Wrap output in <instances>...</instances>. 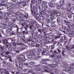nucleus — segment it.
<instances>
[{
	"label": "nucleus",
	"mask_w": 74,
	"mask_h": 74,
	"mask_svg": "<svg viewBox=\"0 0 74 74\" xmlns=\"http://www.w3.org/2000/svg\"><path fill=\"white\" fill-rule=\"evenodd\" d=\"M49 14L50 16H54L55 14H56L57 16H59L60 15V13L59 12V11L58 10H54L53 12L52 13L51 12H49Z\"/></svg>",
	"instance_id": "obj_1"
},
{
	"label": "nucleus",
	"mask_w": 74,
	"mask_h": 74,
	"mask_svg": "<svg viewBox=\"0 0 74 74\" xmlns=\"http://www.w3.org/2000/svg\"><path fill=\"white\" fill-rule=\"evenodd\" d=\"M29 22L26 21L24 23L25 25H26V27H28L29 25L30 24V25H31L32 24H34L36 23V21L35 20H32L30 19L29 20Z\"/></svg>",
	"instance_id": "obj_2"
},
{
	"label": "nucleus",
	"mask_w": 74,
	"mask_h": 74,
	"mask_svg": "<svg viewBox=\"0 0 74 74\" xmlns=\"http://www.w3.org/2000/svg\"><path fill=\"white\" fill-rule=\"evenodd\" d=\"M18 59L20 63H23V61H25V56L23 55H21L19 56L18 57Z\"/></svg>",
	"instance_id": "obj_3"
},
{
	"label": "nucleus",
	"mask_w": 74,
	"mask_h": 74,
	"mask_svg": "<svg viewBox=\"0 0 74 74\" xmlns=\"http://www.w3.org/2000/svg\"><path fill=\"white\" fill-rule=\"evenodd\" d=\"M31 11L32 12V14H33L35 16L36 15V18L38 20V19H39V17H40V14H36V12H34V13H33V10H32V9L31 10Z\"/></svg>",
	"instance_id": "obj_4"
},
{
	"label": "nucleus",
	"mask_w": 74,
	"mask_h": 74,
	"mask_svg": "<svg viewBox=\"0 0 74 74\" xmlns=\"http://www.w3.org/2000/svg\"><path fill=\"white\" fill-rule=\"evenodd\" d=\"M29 29L33 31H34V30H36V28L35 27H33V24H32L31 25H30Z\"/></svg>",
	"instance_id": "obj_5"
},
{
	"label": "nucleus",
	"mask_w": 74,
	"mask_h": 74,
	"mask_svg": "<svg viewBox=\"0 0 74 74\" xmlns=\"http://www.w3.org/2000/svg\"><path fill=\"white\" fill-rule=\"evenodd\" d=\"M64 22L65 23H67L66 24V25L67 26H68V28H70V26H71V25H70V22L69 21H66V20H64Z\"/></svg>",
	"instance_id": "obj_6"
},
{
	"label": "nucleus",
	"mask_w": 74,
	"mask_h": 74,
	"mask_svg": "<svg viewBox=\"0 0 74 74\" xmlns=\"http://www.w3.org/2000/svg\"><path fill=\"white\" fill-rule=\"evenodd\" d=\"M66 48L68 49V50H69V51H71V49H74V46H72L71 48H70V46H66Z\"/></svg>",
	"instance_id": "obj_7"
},
{
	"label": "nucleus",
	"mask_w": 74,
	"mask_h": 74,
	"mask_svg": "<svg viewBox=\"0 0 74 74\" xmlns=\"http://www.w3.org/2000/svg\"><path fill=\"white\" fill-rule=\"evenodd\" d=\"M8 32H10V30H12V27H11V26H8Z\"/></svg>",
	"instance_id": "obj_8"
},
{
	"label": "nucleus",
	"mask_w": 74,
	"mask_h": 74,
	"mask_svg": "<svg viewBox=\"0 0 74 74\" xmlns=\"http://www.w3.org/2000/svg\"><path fill=\"white\" fill-rule=\"evenodd\" d=\"M19 19H21V20L22 22H25V20L24 19H24V17H23V16H20L19 17Z\"/></svg>",
	"instance_id": "obj_9"
},
{
	"label": "nucleus",
	"mask_w": 74,
	"mask_h": 74,
	"mask_svg": "<svg viewBox=\"0 0 74 74\" xmlns=\"http://www.w3.org/2000/svg\"><path fill=\"white\" fill-rule=\"evenodd\" d=\"M54 22H51V23L52 24H51V26L52 27H55L56 26V25L54 23H54Z\"/></svg>",
	"instance_id": "obj_10"
},
{
	"label": "nucleus",
	"mask_w": 74,
	"mask_h": 74,
	"mask_svg": "<svg viewBox=\"0 0 74 74\" xmlns=\"http://www.w3.org/2000/svg\"><path fill=\"white\" fill-rule=\"evenodd\" d=\"M49 7H53V4H52V3L49 2Z\"/></svg>",
	"instance_id": "obj_11"
},
{
	"label": "nucleus",
	"mask_w": 74,
	"mask_h": 74,
	"mask_svg": "<svg viewBox=\"0 0 74 74\" xmlns=\"http://www.w3.org/2000/svg\"><path fill=\"white\" fill-rule=\"evenodd\" d=\"M23 36H24V34L22 33H20L19 34V36L21 37H23Z\"/></svg>",
	"instance_id": "obj_12"
},
{
	"label": "nucleus",
	"mask_w": 74,
	"mask_h": 74,
	"mask_svg": "<svg viewBox=\"0 0 74 74\" xmlns=\"http://www.w3.org/2000/svg\"><path fill=\"white\" fill-rule=\"evenodd\" d=\"M64 0H61L60 1V3L61 5H63L64 4Z\"/></svg>",
	"instance_id": "obj_13"
},
{
	"label": "nucleus",
	"mask_w": 74,
	"mask_h": 74,
	"mask_svg": "<svg viewBox=\"0 0 74 74\" xmlns=\"http://www.w3.org/2000/svg\"><path fill=\"white\" fill-rule=\"evenodd\" d=\"M42 68L43 69H48V67L46 66H42Z\"/></svg>",
	"instance_id": "obj_14"
},
{
	"label": "nucleus",
	"mask_w": 74,
	"mask_h": 74,
	"mask_svg": "<svg viewBox=\"0 0 74 74\" xmlns=\"http://www.w3.org/2000/svg\"><path fill=\"white\" fill-rule=\"evenodd\" d=\"M41 20H44L45 19V17L43 16H41L40 17Z\"/></svg>",
	"instance_id": "obj_15"
},
{
	"label": "nucleus",
	"mask_w": 74,
	"mask_h": 74,
	"mask_svg": "<svg viewBox=\"0 0 74 74\" xmlns=\"http://www.w3.org/2000/svg\"><path fill=\"white\" fill-rule=\"evenodd\" d=\"M49 66L50 67H56V65H52L51 64H49Z\"/></svg>",
	"instance_id": "obj_16"
},
{
	"label": "nucleus",
	"mask_w": 74,
	"mask_h": 74,
	"mask_svg": "<svg viewBox=\"0 0 74 74\" xmlns=\"http://www.w3.org/2000/svg\"><path fill=\"white\" fill-rule=\"evenodd\" d=\"M48 60H49L47 59H44L42 60V61L43 62H46V61H48Z\"/></svg>",
	"instance_id": "obj_17"
},
{
	"label": "nucleus",
	"mask_w": 74,
	"mask_h": 74,
	"mask_svg": "<svg viewBox=\"0 0 74 74\" xmlns=\"http://www.w3.org/2000/svg\"><path fill=\"white\" fill-rule=\"evenodd\" d=\"M0 6H4V7H5L6 6H7V5L2 3H0Z\"/></svg>",
	"instance_id": "obj_18"
},
{
	"label": "nucleus",
	"mask_w": 74,
	"mask_h": 74,
	"mask_svg": "<svg viewBox=\"0 0 74 74\" xmlns=\"http://www.w3.org/2000/svg\"><path fill=\"white\" fill-rule=\"evenodd\" d=\"M39 12L40 14H44V12L42 10H40Z\"/></svg>",
	"instance_id": "obj_19"
},
{
	"label": "nucleus",
	"mask_w": 74,
	"mask_h": 74,
	"mask_svg": "<svg viewBox=\"0 0 74 74\" xmlns=\"http://www.w3.org/2000/svg\"><path fill=\"white\" fill-rule=\"evenodd\" d=\"M4 19L5 20H8V18L7 17V16H4Z\"/></svg>",
	"instance_id": "obj_20"
},
{
	"label": "nucleus",
	"mask_w": 74,
	"mask_h": 74,
	"mask_svg": "<svg viewBox=\"0 0 74 74\" xmlns=\"http://www.w3.org/2000/svg\"><path fill=\"white\" fill-rule=\"evenodd\" d=\"M42 10L43 11H45V12H47V10H46V9H45V8L44 7H43L42 8Z\"/></svg>",
	"instance_id": "obj_21"
},
{
	"label": "nucleus",
	"mask_w": 74,
	"mask_h": 74,
	"mask_svg": "<svg viewBox=\"0 0 74 74\" xmlns=\"http://www.w3.org/2000/svg\"><path fill=\"white\" fill-rule=\"evenodd\" d=\"M13 26L14 27H17L18 28L17 29V32H18V30H19V29H18V26L15 25H14Z\"/></svg>",
	"instance_id": "obj_22"
},
{
	"label": "nucleus",
	"mask_w": 74,
	"mask_h": 74,
	"mask_svg": "<svg viewBox=\"0 0 74 74\" xmlns=\"http://www.w3.org/2000/svg\"><path fill=\"white\" fill-rule=\"evenodd\" d=\"M62 6V5H58L57 7V9H60V8H61V7Z\"/></svg>",
	"instance_id": "obj_23"
},
{
	"label": "nucleus",
	"mask_w": 74,
	"mask_h": 74,
	"mask_svg": "<svg viewBox=\"0 0 74 74\" xmlns=\"http://www.w3.org/2000/svg\"><path fill=\"white\" fill-rule=\"evenodd\" d=\"M28 59H30V58H32V56L29 55L28 56Z\"/></svg>",
	"instance_id": "obj_24"
},
{
	"label": "nucleus",
	"mask_w": 74,
	"mask_h": 74,
	"mask_svg": "<svg viewBox=\"0 0 74 74\" xmlns=\"http://www.w3.org/2000/svg\"><path fill=\"white\" fill-rule=\"evenodd\" d=\"M10 7H15V5L13 4L10 6Z\"/></svg>",
	"instance_id": "obj_25"
},
{
	"label": "nucleus",
	"mask_w": 74,
	"mask_h": 74,
	"mask_svg": "<svg viewBox=\"0 0 74 74\" xmlns=\"http://www.w3.org/2000/svg\"><path fill=\"white\" fill-rule=\"evenodd\" d=\"M23 34H28V32H25V31H24L23 32Z\"/></svg>",
	"instance_id": "obj_26"
},
{
	"label": "nucleus",
	"mask_w": 74,
	"mask_h": 74,
	"mask_svg": "<svg viewBox=\"0 0 74 74\" xmlns=\"http://www.w3.org/2000/svg\"><path fill=\"white\" fill-rule=\"evenodd\" d=\"M7 10L8 12H12V10L9 9V8H8Z\"/></svg>",
	"instance_id": "obj_27"
},
{
	"label": "nucleus",
	"mask_w": 74,
	"mask_h": 74,
	"mask_svg": "<svg viewBox=\"0 0 74 74\" xmlns=\"http://www.w3.org/2000/svg\"><path fill=\"white\" fill-rule=\"evenodd\" d=\"M64 51H63L62 52V54L64 56H66V55L65 54H64Z\"/></svg>",
	"instance_id": "obj_28"
},
{
	"label": "nucleus",
	"mask_w": 74,
	"mask_h": 74,
	"mask_svg": "<svg viewBox=\"0 0 74 74\" xmlns=\"http://www.w3.org/2000/svg\"><path fill=\"white\" fill-rule=\"evenodd\" d=\"M60 21V18L59 17H58L57 19V22H59Z\"/></svg>",
	"instance_id": "obj_29"
},
{
	"label": "nucleus",
	"mask_w": 74,
	"mask_h": 74,
	"mask_svg": "<svg viewBox=\"0 0 74 74\" xmlns=\"http://www.w3.org/2000/svg\"><path fill=\"white\" fill-rule=\"evenodd\" d=\"M17 70L18 71H19V70H22V68H21V67L18 68L17 69Z\"/></svg>",
	"instance_id": "obj_30"
},
{
	"label": "nucleus",
	"mask_w": 74,
	"mask_h": 74,
	"mask_svg": "<svg viewBox=\"0 0 74 74\" xmlns=\"http://www.w3.org/2000/svg\"><path fill=\"white\" fill-rule=\"evenodd\" d=\"M71 11V9L70 8H68L67 9V11L68 12H70Z\"/></svg>",
	"instance_id": "obj_31"
},
{
	"label": "nucleus",
	"mask_w": 74,
	"mask_h": 74,
	"mask_svg": "<svg viewBox=\"0 0 74 74\" xmlns=\"http://www.w3.org/2000/svg\"><path fill=\"white\" fill-rule=\"evenodd\" d=\"M34 0H32V1H31V3H32V4H35V1Z\"/></svg>",
	"instance_id": "obj_32"
},
{
	"label": "nucleus",
	"mask_w": 74,
	"mask_h": 74,
	"mask_svg": "<svg viewBox=\"0 0 74 74\" xmlns=\"http://www.w3.org/2000/svg\"><path fill=\"white\" fill-rule=\"evenodd\" d=\"M14 34L15 33L13 32H12L10 33V35H11V36L14 35Z\"/></svg>",
	"instance_id": "obj_33"
},
{
	"label": "nucleus",
	"mask_w": 74,
	"mask_h": 74,
	"mask_svg": "<svg viewBox=\"0 0 74 74\" xmlns=\"http://www.w3.org/2000/svg\"><path fill=\"white\" fill-rule=\"evenodd\" d=\"M37 51L38 52H40V51H41V49H37Z\"/></svg>",
	"instance_id": "obj_34"
},
{
	"label": "nucleus",
	"mask_w": 74,
	"mask_h": 74,
	"mask_svg": "<svg viewBox=\"0 0 74 74\" xmlns=\"http://www.w3.org/2000/svg\"><path fill=\"white\" fill-rule=\"evenodd\" d=\"M19 62V63L20 64H19V67H22V63H20V62Z\"/></svg>",
	"instance_id": "obj_35"
},
{
	"label": "nucleus",
	"mask_w": 74,
	"mask_h": 74,
	"mask_svg": "<svg viewBox=\"0 0 74 74\" xmlns=\"http://www.w3.org/2000/svg\"><path fill=\"white\" fill-rule=\"evenodd\" d=\"M47 23H49L50 22V20L49 19H47L46 20Z\"/></svg>",
	"instance_id": "obj_36"
},
{
	"label": "nucleus",
	"mask_w": 74,
	"mask_h": 74,
	"mask_svg": "<svg viewBox=\"0 0 74 74\" xmlns=\"http://www.w3.org/2000/svg\"><path fill=\"white\" fill-rule=\"evenodd\" d=\"M33 71L32 69L29 70V71L28 72V73H33Z\"/></svg>",
	"instance_id": "obj_37"
},
{
	"label": "nucleus",
	"mask_w": 74,
	"mask_h": 74,
	"mask_svg": "<svg viewBox=\"0 0 74 74\" xmlns=\"http://www.w3.org/2000/svg\"><path fill=\"white\" fill-rule=\"evenodd\" d=\"M60 38V36H56L55 37V39H56L57 38Z\"/></svg>",
	"instance_id": "obj_38"
},
{
	"label": "nucleus",
	"mask_w": 74,
	"mask_h": 74,
	"mask_svg": "<svg viewBox=\"0 0 74 74\" xmlns=\"http://www.w3.org/2000/svg\"><path fill=\"white\" fill-rule=\"evenodd\" d=\"M33 51L30 53V54L32 55H35V53H33Z\"/></svg>",
	"instance_id": "obj_39"
},
{
	"label": "nucleus",
	"mask_w": 74,
	"mask_h": 74,
	"mask_svg": "<svg viewBox=\"0 0 74 74\" xmlns=\"http://www.w3.org/2000/svg\"><path fill=\"white\" fill-rule=\"evenodd\" d=\"M30 64H31V65H33L34 64V62H30Z\"/></svg>",
	"instance_id": "obj_40"
},
{
	"label": "nucleus",
	"mask_w": 74,
	"mask_h": 74,
	"mask_svg": "<svg viewBox=\"0 0 74 74\" xmlns=\"http://www.w3.org/2000/svg\"><path fill=\"white\" fill-rule=\"evenodd\" d=\"M24 17H25V18H28V15L26 14V15H25L24 16Z\"/></svg>",
	"instance_id": "obj_41"
},
{
	"label": "nucleus",
	"mask_w": 74,
	"mask_h": 74,
	"mask_svg": "<svg viewBox=\"0 0 74 74\" xmlns=\"http://www.w3.org/2000/svg\"><path fill=\"white\" fill-rule=\"evenodd\" d=\"M3 70L0 69V73H1V74H3Z\"/></svg>",
	"instance_id": "obj_42"
},
{
	"label": "nucleus",
	"mask_w": 74,
	"mask_h": 74,
	"mask_svg": "<svg viewBox=\"0 0 74 74\" xmlns=\"http://www.w3.org/2000/svg\"><path fill=\"white\" fill-rule=\"evenodd\" d=\"M57 57L58 58V59H60V58H61V56L60 55H58L57 56Z\"/></svg>",
	"instance_id": "obj_43"
},
{
	"label": "nucleus",
	"mask_w": 74,
	"mask_h": 74,
	"mask_svg": "<svg viewBox=\"0 0 74 74\" xmlns=\"http://www.w3.org/2000/svg\"><path fill=\"white\" fill-rule=\"evenodd\" d=\"M35 70L36 71H38V70H40V69L39 68H37Z\"/></svg>",
	"instance_id": "obj_44"
},
{
	"label": "nucleus",
	"mask_w": 74,
	"mask_h": 74,
	"mask_svg": "<svg viewBox=\"0 0 74 74\" xmlns=\"http://www.w3.org/2000/svg\"><path fill=\"white\" fill-rule=\"evenodd\" d=\"M4 16H8V14H7V13H4Z\"/></svg>",
	"instance_id": "obj_45"
},
{
	"label": "nucleus",
	"mask_w": 74,
	"mask_h": 74,
	"mask_svg": "<svg viewBox=\"0 0 74 74\" xmlns=\"http://www.w3.org/2000/svg\"><path fill=\"white\" fill-rule=\"evenodd\" d=\"M45 36H42V37H41V38H42V39H43V40H44V39L45 38Z\"/></svg>",
	"instance_id": "obj_46"
},
{
	"label": "nucleus",
	"mask_w": 74,
	"mask_h": 74,
	"mask_svg": "<svg viewBox=\"0 0 74 74\" xmlns=\"http://www.w3.org/2000/svg\"><path fill=\"white\" fill-rule=\"evenodd\" d=\"M50 19L51 21H53V18L52 17H51L50 18Z\"/></svg>",
	"instance_id": "obj_47"
},
{
	"label": "nucleus",
	"mask_w": 74,
	"mask_h": 74,
	"mask_svg": "<svg viewBox=\"0 0 74 74\" xmlns=\"http://www.w3.org/2000/svg\"><path fill=\"white\" fill-rule=\"evenodd\" d=\"M66 70V71H70V70L69 68H66L65 69Z\"/></svg>",
	"instance_id": "obj_48"
},
{
	"label": "nucleus",
	"mask_w": 74,
	"mask_h": 74,
	"mask_svg": "<svg viewBox=\"0 0 74 74\" xmlns=\"http://www.w3.org/2000/svg\"><path fill=\"white\" fill-rule=\"evenodd\" d=\"M45 5H46V4H43L41 5L42 7H45Z\"/></svg>",
	"instance_id": "obj_49"
},
{
	"label": "nucleus",
	"mask_w": 74,
	"mask_h": 74,
	"mask_svg": "<svg viewBox=\"0 0 74 74\" xmlns=\"http://www.w3.org/2000/svg\"><path fill=\"white\" fill-rule=\"evenodd\" d=\"M6 41H7V40H6V39H4L3 40V43L4 44H5V42H6Z\"/></svg>",
	"instance_id": "obj_50"
},
{
	"label": "nucleus",
	"mask_w": 74,
	"mask_h": 74,
	"mask_svg": "<svg viewBox=\"0 0 74 74\" xmlns=\"http://www.w3.org/2000/svg\"><path fill=\"white\" fill-rule=\"evenodd\" d=\"M46 16L47 18H49V15L48 14H46Z\"/></svg>",
	"instance_id": "obj_51"
},
{
	"label": "nucleus",
	"mask_w": 74,
	"mask_h": 74,
	"mask_svg": "<svg viewBox=\"0 0 74 74\" xmlns=\"http://www.w3.org/2000/svg\"><path fill=\"white\" fill-rule=\"evenodd\" d=\"M40 58V56H38V57H35L34 59H38V58Z\"/></svg>",
	"instance_id": "obj_52"
},
{
	"label": "nucleus",
	"mask_w": 74,
	"mask_h": 74,
	"mask_svg": "<svg viewBox=\"0 0 74 74\" xmlns=\"http://www.w3.org/2000/svg\"><path fill=\"white\" fill-rule=\"evenodd\" d=\"M57 51H58V53H60V52H61V51L60 50H59V49H58Z\"/></svg>",
	"instance_id": "obj_53"
},
{
	"label": "nucleus",
	"mask_w": 74,
	"mask_h": 74,
	"mask_svg": "<svg viewBox=\"0 0 74 74\" xmlns=\"http://www.w3.org/2000/svg\"><path fill=\"white\" fill-rule=\"evenodd\" d=\"M39 46H40V45L39 44H37L36 45V47H39Z\"/></svg>",
	"instance_id": "obj_54"
},
{
	"label": "nucleus",
	"mask_w": 74,
	"mask_h": 74,
	"mask_svg": "<svg viewBox=\"0 0 74 74\" xmlns=\"http://www.w3.org/2000/svg\"><path fill=\"white\" fill-rule=\"evenodd\" d=\"M27 70V69H25L23 70V71L24 72H26V71Z\"/></svg>",
	"instance_id": "obj_55"
},
{
	"label": "nucleus",
	"mask_w": 74,
	"mask_h": 74,
	"mask_svg": "<svg viewBox=\"0 0 74 74\" xmlns=\"http://www.w3.org/2000/svg\"><path fill=\"white\" fill-rule=\"evenodd\" d=\"M5 53L6 55H8L10 53L8 51H7L5 52Z\"/></svg>",
	"instance_id": "obj_56"
},
{
	"label": "nucleus",
	"mask_w": 74,
	"mask_h": 74,
	"mask_svg": "<svg viewBox=\"0 0 74 74\" xmlns=\"http://www.w3.org/2000/svg\"><path fill=\"white\" fill-rule=\"evenodd\" d=\"M24 64L25 66H27L29 64V63H24Z\"/></svg>",
	"instance_id": "obj_57"
},
{
	"label": "nucleus",
	"mask_w": 74,
	"mask_h": 74,
	"mask_svg": "<svg viewBox=\"0 0 74 74\" xmlns=\"http://www.w3.org/2000/svg\"><path fill=\"white\" fill-rule=\"evenodd\" d=\"M66 30L67 32H70V31H71V29H67Z\"/></svg>",
	"instance_id": "obj_58"
},
{
	"label": "nucleus",
	"mask_w": 74,
	"mask_h": 74,
	"mask_svg": "<svg viewBox=\"0 0 74 74\" xmlns=\"http://www.w3.org/2000/svg\"><path fill=\"white\" fill-rule=\"evenodd\" d=\"M54 47H55V45H52L51 46V49H53L54 48Z\"/></svg>",
	"instance_id": "obj_59"
},
{
	"label": "nucleus",
	"mask_w": 74,
	"mask_h": 74,
	"mask_svg": "<svg viewBox=\"0 0 74 74\" xmlns=\"http://www.w3.org/2000/svg\"><path fill=\"white\" fill-rule=\"evenodd\" d=\"M21 14V13L19 12H18L17 13H16V14L17 15H20Z\"/></svg>",
	"instance_id": "obj_60"
},
{
	"label": "nucleus",
	"mask_w": 74,
	"mask_h": 74,
	"mask_svg": "<svg viewBox=\"0 0 74 74\" xmlns=\"http://www.w3.org/2000/svg\"><path fill=\"white\" fill-rule=\"evenodd\" d=\"M13 44L14 46H15L16 45V43L13 42Z\"/></svg>",
	"instance_id": "obj_61"
},
{
	"label": "nucleus",
	"mask_w": 74,
	"mask_h": 74,
	"mask_svg": "<svg viewBox=\"0 0 74 74\" xmlns=\"http://www.w3.org/2000/svg\"><path fill=\"white\" fill-rule=\"evenodd\" d=\"M32 38H33L34 39H36V37H35V36H34V35H33L32 36Z\"/></svg>",
	"instance_id": "obj_62"
},
{
	"label": "nucleus",
	"mask_w": 74,
	"mask_h": 74,
	"mask_svg": "<svg viewBox=\"0 0 74 74\" xmlns=\"http://www.w3.org/2000/svg\"><path fill=\"white\" fill-rule=\"evenodd\" d=\"M9 50H12V47H9L8 48Z\"/></svg>",
	"instance_id": "obj_63"
},
{
	"label": "nucleus",
	"mask_w": 74,
	"mask_h": 74,
	"mask_svg": "<svg viewBox=\"0 0 74 74\" xmlns=\"http://www.w3.org/2000/svg\"><path fill=\"white\" fill-rule=\"evenodd\" d=\"M8 25H9L8 26H11V25H12V23H8Z\"/></svg>",
	"instance_id": "obj_64"
}]
</instances>
